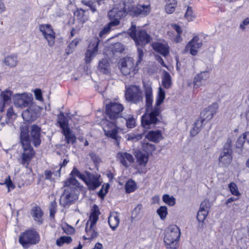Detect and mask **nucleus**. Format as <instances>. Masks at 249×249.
Listing matches in <instances>:
<instances>
[{"mask_svg": "<svg viewBox=\"0 0 249 249\" xmlns=\"http://www.w3.org/2000/svg\"><path fill=\"white\" fill-rule=\"evenodd\" d=\"M102 123L105 135L115 140V144L119 146L120 137L117 135L118 130L115 122L114 120L110 121L105 120L102 122Z\"/></svg>", "mask_w": 249, "mask_h": 249, "instance_id": "obj_9", "label": "nucleus"}, {"mask_svg": "<svg viewBox=\"0 0 249 249\" xmlns=\"http://www.w3.org/2000/svg\"><path fill=\"white\" fill-rule=\"evenodd\" d=\"M126 138L128 141H132L133 142L137 141L142 138L141 134H129L126 135Z\"/></svg>", "mask_w": 249, "mask_h": 249, "instance_id": "obj_51", "label": "nucleus"}, {"mask_svg": "<svg viewBox=\"0 0 249 249\" xmlns=\"http://www.w3.org/2000/svg\"><path fill=\"white\" fill-rule=\"evenodd\" d=\"M176 6L177 5L166 4L165 10L167 14H172L175 12Z\"/></svg>", "mask_w": 249, "mask_h": 249, "instance_id": "obj_57", "label": "nucleus"}, {"mask_svg": "<svg viewBox=\"0 0 249 249\" xmlns=\"http://www.w3.org/2000/svg\"><path fill=\"white\" fill-rule=\"evenodd\" d=\"M218 108V104L216 103H213L202 110L198 120L205 124L213 118V115L217 112Z\"/></svg>", "mask_w": 249, "mask_h": 249, "instance_id": "obj_12", "label": "nucleus"}, {"mask_svg": "<svg viewBox=\"0 0 249 249\" xmlns=\"http://www.w3.org/2000/svg\"><path fill=\"white\" fill-rule=\"evenodd\" d=\"M60 175V172L58 170L53 172H48V179H49L52 181H54L56 178L59 177Z\"/></svg>", "mask_w": 249, "mask_h": 249, "instance_id": "obj_53", "label": "nucleus"}, {"mask_svg": "<svg viewBox=\"0 0 249 249\" xmlns=\"http://www.w3.org/2000/svg\"><path fill=\"white\" fill-rule=\"evenodd\" d=\"M22 116L24 121L31 122L35 119L36 114L32 109L28 108L22 112Z\"/></svg>", "mask_w": 249, "mask_h": 249, "instance_id": "obj_29", "label": "nucleus"}, {"mask_svg": "<svg viewBox=\"0 0 249 249\" xmlns=\"http://www.w3.org/2000/svg\"><path fill=\"white\" fill-rule=\"evenodd\" d=\"M245 138L244 137L243 134L242 136L239 137L237 141L236 142V146L237 148H242L245 142Z\"/></svg>", "mask_w": 249, "mask_h": 249, "instance_id": "obj_59", "label": "nucleus"}, {"mask_svg": "<svg viewBox=\"0 0 249 249\" xmlns=\"http://www.w3.org/2000/svg\"><path fill=\"white\" fill-rule=\"evenodd\" d=\"M108 222L110 228L113 230H115L120 223L118 213L115 212H111L108 218Z\"/></svg>", "mask_w": 249, "mask_h": 249, "instance_id": "obj_25", "label": "nucleus"}, {"mask_svg": "<svg viewBox=\"0 0 249 249\" xmlns=\"http://www.w3.org/2000/svg\"><path fill=\"white\" fill-rule=\"evenodd\" d=\"M165 91L161 87H160L159 88L155 107H160V105L163 103L165 99Z\"/></svg>", "mask_w": 249, "mask_h": 249, "instance_id": "obj_37", "label": "nucleus"}, {"mask_svg": "<svg viewBox=\"0 0 249 249\" xmlns=\"http://www.w3.org/2000/svg\"><path fill=\"white\" fill-rule=\"evenodd\" d=\"M202 45V43L199 41V37L195 36L186 45L185 50L189 51L192 55H196Z\"/></svg>", "mask_w": 249, "mask_h": 249, "instance_id": "obj_17", "label": "nucleus"}, {"mask_svg": "<svg viewBox=\"0 0 249 249\" xmlns=\"http://www.w3.org/2000/svg\"><path fill=\"white\" fill-rule=\"evenodd\" d=\"M110 64L107 59H102L99 63L98 70L102 73L108 74L110 72Z\"/></svg>", "mask_w": 249, "mask_h": 249, "instance_id": "obj_30", "label": "nucleus"}, {"mask_svg": "<svg viewBox=\"0 0 249 249\" xmlns=\"http://www.w3.org/2000/svg\"><path fill=\"white\" fill-rule=\"evenodd\" d=\"M99 40L97 37L92 38L90 41L88 48L85 53V61L89 63L92 59L97 54Z\"/></svg>", "mask_w": 249, "mask_h": 249, "instance_id": "obj_13", "label": "nucleus"}, {"mask_svg": "<svg viewBox=\"0 0 249 249\" xmlns=\"http://www.w3.org/2000/svg\"><path fill=\"white\" fill-rule=\"evenodd\" d=\"M162 84V86L166 89L169 88L172 84L171 76L169 73L166 71L163 72Z\"/></svg>", "mask_w": 249, "mask_h": 249, "instance_id": "obj_34", "label": "nucleus"}, {"mask_svg": "<svg viewBox=\"0 0 249 249\" xmlns=\"http://www.w3.org/2000/svg\"><path fill=\"white\" fill-rule=\"evenodd\" d=\"M0 185H5L7 188V192H10L11 190H13L15 188V185L13 183L11 177L8 176L5 179L3 183H0Z\"/></svg>", "mask_w": 249, "mask_h": 249, "instance_id": "obj_41", "label": "nucleus"}, {"mask_svg": "<svg viewBox=\"0 0 249 249\" xmlns=\"http://www.w3.org/2000/svg\"><path fill=\"white\" fill-rule=\"evenodd\" d=\"M143 88L146 98V112L142 117V124L146 129L154 126L158 121L160 113V107L152 108L153 95L152 86L150 84L144 83Z\"/></svg>", "mask_w": 249, "mask_h": 249, "instance_id": "obj_1", "label": "nucleus"}, {"mask_svg": "<svg viewBox=\"0 0 249 249\" xmlns=\"http://www.w3.org/2000/svg\"><path fill=\"white\" fill-rule=\"evenodd\" d=\"M163 201L169 206H174L176 203V199L173 196L165 194L162 196Z\"/></svg>", "mask_w": 249, "mask_h": 249, "instance_id": "obj_42", "label": "nucleus"}, {"mask_svg": "<svg viewBox=\"0 0 249 249\" xmlns=\"http://www.w3.org/2000/svg\"><path fill=\"white\" fill-rule=\"evenodd\" d=\"M126 14V11L124 8L119 9L118 8L114 7L108 12V16L111 21L117 20L119 24L120 19L124 17Z\"/></svg>", "mask_w": 249, "mask_h": 249, "instance_id": "obj_20", "label": "nucleus"}, {"mask_svg": "<svg viewBox=\"0 0 249 249\" xmlns=\"http://www.w3.org/2000/svg\"><path fill=\"white\" fill-rule=\"evenodd\" d=\"M138 59L136 63V65L138 66L142 61L144 56V52L142 48H138Z\"/></svg>", "mask_w": 249, "mask_h": 249, "instance_id": "obj_52", "label": "nucleus"}, {"mask_svg": "<svg viewBox=\"0 0 249 249\" xmlns=\"http://www.w3.org/2000/svg\"><path fill=\"white\" fill-rule=\"evenodd\" d=\"M203 124L201 121L197 119L194 124L193 128L190 131L191 136H195L200 131Z\"/></svg>", "mask_w": 249, "mask_h": 249, "instance_id": "obj_32", "label": "nucleus"}, {"mask_svg": "<svg viewBox=\"0 0 249 249\" xmlns=\"http://www.w3.org/2000/svg\"><path fill=\"white\" fill-rule=\"evenodd\" d=\"M20 138L23 152L18 161L21 164L27 167L34 155L35 152L30 145L28 130L27 128H21Z\"/></svg>", "mask_w": 249, "mask_h": 249, "instance_id": "obj_2", "label": "nucleus"}, {"mask_svg": "<svg viewBox=\"0 0 249 249\" xmlns=\"http://www.w3.org/2000/svg\"><path fill=\"white\" fill-rule=\"evenodd\" d=\"M120 69L122 73L125 76H133L137 73L139 68L134 60L131 57H126L121 60Z\"/></svg>", "mask_w": 249, "mask_h": 249, "instance_id": "obj_8", "label": "nucleus"}, {"mask_svg": "<svg viewBox=\"0 0 249 249\" xmlns=\"http://www.w3.org/2000/svg\"><path fill=\"white\" fill-rule=\"evenodd\" d=\"M72 241L70 236H61L56 240V245L58 246H62L64 243L69 244Z\"/></svg>", "mask_w": 249, "mask_h": 249, "instance_id": "obj_43", "label": "nucleus"}, {"mask_svg": "<svg viewBox=\"0 0 249 249\" xmlns=\"http://www.w3.org/2000/svg\"><path fill=\"white\" fill-rule=\"evenodd\" d=\"M118 25H119V22L117 20L111 21L103 29V30L100 31L99 33V36L102 37L103 35L109 32V31L113 27H115Z\"/></svg>", "mask_w": 249, "mask_h": 249, "instance_id": "obj_36", "label": "nucleus"}, {"mask_svg": "<svg viewBox=\"0 0 249 249\" xmlns=\"http://www.w3.org/2000/svg\"><path fill=\"white\" fill-rule=\"evenodd\" d=\"M209 78V73L208 71H203L196 74L194 77V86L199 87L202 82L207 80Z\"/></svg>", "mask_w": 249, "mask_h": 249, "instance_id": "obj_24", "label": "nucleus"}, {"mask_svg": "<svg viewBox=\"0 0 249 249\" xmlns=\"http://www.w3.org/2000/svg\"><path fill=\"white\" fill-rule=\"evenodd\" d=\"M31 213L35 220L39 224H41L42 222V212L40 208L37 206L34 207L31 210Z\"/></svg>", "mask_w": 249, "mask_h": 249, "instance_id": "obj_28", "label": "nucleus"}, {"mask_svg": "<svg viewBox=\"0 0 249 249\" xmlns=\"http://www.w3.org/2000/svg\"><path fill=\"white\" fill-rule=\"evenodd\" d=\"M4 63L8 66L14 67L18 63L17 57L14 55H8L5 58Z\"/></svg>", "mask_w": 249, "mask_h": 249, "instance_id": "obj_31", "label": "nucleus"}, {"mask_svg": "<svg viewBox=\"0 0 249 249\" xmlns=\"http://www.w3.org/2000/svg\"><path fill=\"white\" fill-rule=\"evenodd\" d=\"M128 34L135 41L137 45L144 46L150 42L151 36L144 30H136L135 25H132L128 30Z\"/></svg>", "mask_w": 249, "mask_h": 249, "instance_id": "obj_6", "label": "nucleus"}, {"mask_svg": "<svg viewBox=\"0 0 249 249\" xmlns=\"http://www.w3.org/2000/svg\"><path fill=\"white\" fill-rule=\"evenodd\" d=\"M151 9V5L149 4L138 5L135 9V12L137 15L147 16L150 13Z\"/></svg>", "mask_w": 249, "mask_h": 249, "instance_id": "obj_27", "label": "nucleus"}, {"mask_svg": "<svg viewBox=\"0 0 249 249\" xmlns=\"http://www.w3.org/2000/svg\"><path fill=\"white\" fill-rule=\"evenodd\" d=\"M232 141L231 138L227 139L218 159L220 167H227L232 160Z\"/></svg>", "mask_w": 249, "mask_h": 249, "instance_id": "obj_4", "label": "nucleus"}, {"mask_svg": "<svg viewBox=\"0 0 249 249\" xmlns=\"http://www.w3.org/2000/svg\"><path fill=\"white\" fill-rule=\"evenodd\" d=\"M142 147L147 154H151L155 150V146L154 144L144 141L142 143Z\"/></svg>", "mask_w": 249, "mask_h": 249, "instance_id": "obj_38", "label": "nucleus"}, {"mask_svg": "<svg viewBox=\"0 0 249 249\" xmlns=\"http://www.w3.org/2000/svg\"><path fill=\"white\" fill-rule=\"evenodd\" d=\"M208 212L207 211H202L199 210L197 213V219L198 221L200 222H203L208 215Z\"/></svg>", "mask_w": 249, "mask_h": 249, "instance_id": "obj_47", "label": "nucleus"}, {"mask_svg": "<svg viewBox=\"0 0 249 249\" xmlns=\"http://www.w3.org/2000/svg\"><path fill=\"white\" fill-rule=\"evenodd\" d=\"M230 191L232 195L235 196H239V193L237 185L234 182H231L229 185Z\"/></svg>", "mask_w": 249, "mask_h": 249, "instance_id": "obj_46", "label": "nucleus"}, {"mask_svg": "<svg viewBox=\"0 0 249 249\" xmlns=\"http://www.w3.org/2000/svg\"><path fill=\"white\" fill-rule=\"evenodd\" d=\"M80 40L75 39H74L72 41H71L70 44L69 45V49L67 51V53L69 54L71 53H72L73 51V50L75 49L76 47L77 46V45L79 44Z\"/></svg>", "mask_w": 249, "mask_h": 249, "instance_id": "obj_48", "label": "nucleus"}, {"mask_svg": "<svg viewBox=\"0 0 249 249\" xmlns=\"http://www.w3.org/2000/svg\"><path fill=\"white\" fill-rule=\"evenodd\" d=\"M56 203L53 201L51 202L50 208V216L52 218H54L56 212Z\"/></svg>", "mask_w": 249, "mask_h": 249, "instance_id": "obj_56", "label": "nucleus"}, {"mask_svg": "<svg viewBox=\"0 0 249 249\" xmlns=\"http://www.w3.org/2000/svg\"><path fill=\"white\" fill-rule=\"evenodd\" d=\"M123 109L122 105L117 103H111L106 105V112L110 120H114L118 118Z\"/></svg>", "mask_w": 249, "mask_h": 249, "instance_id": "obj_14", "label": "nucleus"}, {"mask_svg": "<svg viewBox=\"0 0 249 249\" xmlns=\"http://www.w3.org/2000/svg\"><path fill=\"white\" fill-rule=\"evenodd\" d=\"M55 42V33L50 25H48V44L53 46Z\"/></svg>", "mask_w": 249, "mask_h": 249, "instance_id": "obj_39", "label": "nucleus"}, {"mask_svg": "<svg viewBox=\"0 0 249 249\" xmlns=\"http://www.w3.org/2000/svg\"><path fill=\"white\" fill-rule=\"evenodd\" d=\"M126 120V125L128 128H133L136 125V121L135 120L132 115H129L125 118Z\"/></svg>", "mask_w": 249, "mask_h": 249, "instance_id": "obj_44", "label": "nucleus"}, {"mask_svg": "<svg viewBox=\"0 0 249 249\" xmlns=\"http://www.w3.org/2000/svg\"><path fill=\"white\" fill-rule=\"evenodd\" d=\"M39 30L42 33L44 38H47V34H46L47 25H46V24L40 25L39 26Z\"/></svg>", "mask_w": 249, "mask_h": 249, "instance_id": "obj_63", "label": "nucleus"}, {"mask_svg": "<svg viewBox=\"0 0 249 249\" xmlns=\"http://www.w3.org/2000/svg\"><path fill=\"white\" fill-rule=\"evenodd\" d=\"M157 213L161 219H164L168 213L167 208L164 206H160V208L157 210Z\"/></svg>", "mask_w": 249, "mask_h": 249, "instance_id": "obj_45", "label": "nucleus"}, {"mask_svg": "<svg viewBox=\"0 0 249 249\" xmlns=\"http://www.w3.org/2000/svg\"><path fill=\"white\" fill-rule=\"evenodd\" d=\"M145 137L154 142H158L163 139L162 134L159 130L150 131L146 134Z\"/></svg>", "mask_w": 249, "mask_h": 249, "instance_id": "obj_26", "label": "nucleus"}, {"mask_svg": "<svg viewBox=\"0 0 249 249\" xmlns=\"http://www.w3.org/2000/svg\"><path fill=\"white\" fill-rule=\"evenodd\" d=\"M137 160L140 165L145 166L148 160V156L142 153H138L136 155Z\"/></svg>", "mask_w": 249, "mask_h": 249, "instance_id": "obj_33", "label": "nucleus"}, {"mask_svg": "<svg viewBox=\"0 0 249 249\" xmlns=\"http://www.w3.org/2000/svg\"><path fill=\"white\" fill-rule=\"evenodd\" d=\"M15 115L13 107H10L7 109L4 120H3V117L0 116V131L5 126L6 124L11 122Z\"/></svg>", "mask_w": 249, "mask_h": 249, "instance_id": "obj_23", "label": "nucleus"}, {"mask_svg": "<svg viewBox=\"0 0 249 249\" xmlns=\"http://www.w3.org/2000/svg\"><path fill=\"white\" fill-rule=\"evenodd\" d=\"M125 98L127 101L136 104L142 101V92L139 87L132 85L126 89Z\"/></svg>", "mask_w": 249, "mask_h": 249, "instance_id": "obj_10", "label": "nucleus"}, {"mask_svg": "<svg viewBox=\"0 0 249 249\" xmlns=\"http://www.w3.org/2000/svg\"><path fill=\"white\" fill-rule=\"evenodd\" d=\"M71 175H72V176L73 177H78L79 178H80L82 180L83 179V178H84V177L85 176V174H84V175L81 174L80 173V172L78 170V169L77 168H76L75 167L73 168V169L71 173Z\"/></svg>", "mask_w": 249, "mask_h": 249, "instance_id": "obj_58", "label": "nucleus"}, {"mask_svg": "<svg viewBox=\"0 0 249 249\" xmlns=\"http://www.w3.org/2000/svg\"><path fill=\"white\" fill-rule=\"evenodd\" d=\"M62 228L64 231L67 234H71L74 232V229L69 225L63 227Z\"/></svg>", "mask_w": 249, "mask_h": 249, "instance_id": "obj_61", "label": "nucleus"}, {"mask_svg": "<svg viewBox=\"0 0 249 249\" xmlns=\"http://www.w3.org/2000/svg\"><path fill=\"white\" fill-rule=\"evenodd\" d=\"M64 183L65 186H70L71 185H73L75 186H79V183L78 182L77 180L73 177L65 181Z\"/></svg>", "mask_w": 249, "mask_h": 249, "instance_id": "obj_54", "label": "nucleus"}, {"mask_svg": "<svg viewBox=\"0 0 249 249\" xmlns=\"http://www.w3.org/2000/svg\"><path fill=\"white\" fill-rule=\"evenodd\" d=\"M60 126L62 129V133L65 136V140L67 143H73L76 141V138L74 134L72 133L70 128L68 126V121L63 117L59 118L58 121Z\"/></svg>", "mask_w": 249, "mask_h": 249, "instance_id": "obj_11", "label": "nucleus"}, {"mask_svg": "<svg viewBox=\"0 0 249 249\" xmlns=\"http://www.w3.org/2000/svg\"><path fill=\"white\" fill-rule=\"evenodd\" d=\"M125 191L127 193L134 192L136 189V184L134 181L129 180L125 185Z\"/></svg>", "mask_w": 249, "mask_h": 249, "instance_id": "obj_40", "label": "nucleus"}, {"mask_svg": "<svg viewBox=\"0 0 249 249\" xmlns=\"http://www.w3.org/2000/svg\"><path fill=\"white\" fill-rule=\"evenodd\" d=\"M77 196L75 194V189L71 188L65 189L63 194L60 198V203L63 206H66L76 199Z\"/></svg>", "mask_w": 249, "mask_h": 249, "instance_id": "obj_15", "label": "nucleus"}, {"mask_svg": "<svg viewBox=\"0 0 249 249\" xmlns=\"http://www.w3.org/2000/svg\"><path fill=\"white\" fill-rule=\"evenodd\" d=\"M249 24V18H245L240 25V29L244 30L246 26Z\"/></svg>", "mask_w": 249, "mask_h": 249, "instance_id": "obj_64", "label": "nucleus"}, {"mask_svg": "<svg viewBox=\"0 0 249 249\" xmlns=\"http://www.w3.org/2000/svg\"><path fill=\"white\" fill-rule=\"evenodd\" d=\"M209 207V202L207 200H204L201 202L199 210L202 211H207L208 212Z\"/></svg>", "mask_w": 249, "mask_h": 249, "instance_id": "obj_60", "label": "nucleus"}, {"mask_svg": "<svg viewBox=\"0 0 249 249\" xmlns=\"http://www.w3.org/2000/svg\"><path fill=\"white\" fill-rule=\"evenodd\" d=\"M116 158L126 168L129 167L130 164L134 161L133 156L127 152H118L116 155Z\"/></svg>", "mask_w": 249, "mask_h": 249, "instance_id": "obj_19", "label": "nucleus"}, {"mask_svg": "<svg viewBox=\"0 0 249 249\" xmlns=\"http://www.w3.org/2000/svg\"><path fill=\"white\" fill-rule=\"evenodd\" d=\"M81 2L84 5L88 6L92 12H95L96 11V7L94 5V2L92 0H82Z\"/></svg>", "mask_w": 249, "mask_h": 249, "instance_id": "obj_50", "label": "nucleus"}, {"mask_svg": "<svg viewBox=\"0 0 249 249\" xmlns=\"http://www.w3.org/2000/svg\"><path fill=\"white\" fill-rule=\"evenodd\" d=\"M40 240L38 233L34 230H29L22 232L19 236V243L23 248L37 244Z\"/></svg>", "mask_w": 249, "mask_h": 249, "instance_id": "obj_5", "label": "nucleus"}, {"mask_svg": "<svg viewBox=\"0 0 249 249\" xmlns=\"http://www.w3.org/2000/svg\"><path fill=\"white\" fill-rule=\"evenodd\" d=\"M99 211L94 209L91 213L89 219L86 223V235L84 236L85 239H92L96 237L98 233L95 231V225L98 220Z\"/></svg>", "mask_w": 249, "mask_h": 249, "instance_id": "obj_7", "label": "nucleus"}, {"mask_svg": "<svg viewBox=\"0 0 249 249\" xmlns=\"http://www.w3.org/2000/svg\"><path fill=\"white\" fill-rule=\"evenodd\" d=\"M142 206L141 204H138L136 207L134 209L132 213L131 219H135L137 218L139 213H140Z\"/></svg>", "mask_w": 249, "mask_h": 249, "instance_id": "obj_49", "label": "nucleus"}, {"mask_svg": "<svg viewBox=\"0 0 249 249\" xmlns=\"http://www.w3.org/2000/svg\"><path fill=\"white\" fill-rule=\"evenodd\" d=\"M152 47L156 52L160 53L164 57L167 56L169 53L170 47L166 42L153 43L152 44Z\"/></svg>", "mask_w": 249, "mask_h": 249, "instance_id": "obj_21", "label": "nucleus"}, {"mask_svg": "<svg viewBox=\"0 0 249 249\" xmlns=\"http://www.w3.org/2000/svg\"><path fill=\"white\" fill-rule=\"evenodd\" d=\"M184 17L188 22L192 21L196 18V14L191 7L187 6Z\"/></svg>", "mask_w": 249, "mask_h": 249, "instance_id": "obj_35", "label": "nucleus"}, {"mask_svg": "<svg viewBox=\"0 0 249 249\" xmlns=\"http://www.w3.org/2000/svg\"><path fill=\"white\" fill-rule=\"evenodd\" d=\"M180 232L176 225H170L165 231L164 242L168 249H176L178 246V240Z\"/></svg>", "mask_w": 249, "mask_h": 249, "instance_id": "obj_3", "label": "nucleus"}, {"mask_svg": "<svg viewBox=\"0 0 249 249\" xmlns=\"http://www.w3.org/2000/svg\"><path fill=\"white\" fill-rule=\"evenodd\" d=\"M40 128L37 125H33L31 130V142H32L35 146L39 145L41 142L40 138Z\"/></svg>", "mask_w": 249, "mask_h": 249, "instance_id": "obj_22", "label": "nucleus"}, {"mask_svg": "<svg viewBox=\"0 0 249 249\" xmlns=\"http://www.w3.org/2000/svg\"><path fill=\"white\" fill-rule=\"evenodd\" d=\"M124 50V46L121 43L117 42L113 45V51L115 52H122Z\"/></svg>", "mask_w": 249, "mask_h": 249, "instance_id": "obj_55", "label": "nucleus"}, {"mask_svg": "<svg viewBox=\"0 0 249 249\" xmlns=\"http://www.w3.org/2000/svg\"><path fill=\"white\" fill-rule=\"evenodd\" d=\"M14 104L20 107H26L31 102V97L28 94L23 93L17 94L14 96Z\"/></svg>", "mask_w": 249, "mask_h": 249, "instance_id": "obj_18", "label": "nucleus"}, {"mask_svg": "<svg viewBox=\"0 0 249 249\" xmlns=\"http://www.w3.org/2000/svg\"><path fill=\"white\" fill-rule=\"evenodd\" d=\"M83 180L86 183L90 190H94L101 185L99 176H95L89 172H85V176Z\"/></svg>", "mask_w": 249, "mask_h": 249, "instance_id": "obj_16", "label": "nucleus"}, {"mask_svg": "<svg viewBox=\"0 0 249 249\" xmlns=\"http://www.w3.org/2000/svg\"><path fill=\"white\" fill-rule=\"evenodd\" d=\"M34 93L35 95V98L36 100L41 101L43 100V98L42 96V92L40 89H36L34 91Z\"/></svg>", "mask_w": 249, "mask_h": 249, "instance_id": "obj_62", "label": "nucleus"}]
</instances>
